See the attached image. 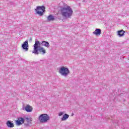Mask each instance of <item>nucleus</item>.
<instances>
[{
  "instance_id": "obj_1",
  "label": "nucleus",
  "mask_w": 129,
  "mask_h": 129,
  "mask_svg": "<svg viewBox=\"0 0 129 129\" xmlns=\"http://www.w3.org/2000/svg\"><path fill=\"white\" fill-rule=\"evenodd\" d=\"M60 14L63 19L62 20V22H65L67 19H71L73 15V10L70 6H67L62 7L60 10Z\"/></svg>"
},
{
  "instance_id": "obj_2",
  "label": "nucleus",
  "mask_w": 129,
  "mask_h": 129,
  "mask_svg": "<svg viewBox=\"0 0 129 129\" xmlns=\"http://www.w3.org/2000/svg\"><path fill=\"white\" fill-rule=\"evenodd\" d=\"M41 43L40 41L36 40L35 43L34 45V49L32 51V53L35 54V55H39V54H41V55H45L46 54V49L44 47H40Z\"/></svg>"
},
{
  "instance_id": "obj_3",
  "label": "nucleus",
  "mask_w": 129,
  "mask_h": 129,
  "mask_svg": "<svg viewBox=\"0 0 129 129\" xmlns=\"http://www.w3.org/2000/svg\"><path fill=\"white\" fill-rule=\"evenodd\" d=\"M58 72L61 76H64V77H67L69 74H70V71L68 68L61 67L59 69Z\"/></svg>"
},
{
  "instance_id": "obj_4",
  "label": "nucleus",
  "mask_w": 129,
  "mask_h": 129,
  "mask_svg": "<svg viewBox=\"0 0 129 129\" xmlns=\"http://www.w3.org/2000/svg\"><path fill=\"white\" fill-rule=\"evenodd\" d=\"M38 119L40 122H47L50 119V117L47 114H42L39 116Z\"/></svg>"
},
{
  "instance_id": "obj_5",
  "label": "nucleus",
  "mask_w": 129,
  "mask_h": 129,
  "mask_svg": "<svg viewBox=\"0 0 129 129\" xmlns=\"http://www.w3.org/2000/svg\"><path fill=\"white\" fill-rule=\"evenodd\" d=\"M35 12H36V14L40 16H42L43 15H44V13L45 12V7L44 6H38L36 7L35 9Z\"/></svg>"
},
{
  "instance_id": "obj_6",
  "label": "nucleus",
  "mask_w": 129,
  "mask_h": 129,
  "mask_svg": "<svg viewBox=\"0 0 129 129\" xmlns=\"http://www.w3.org/2000/svg\"><path fill=\"white\" fill-rule=\"evenodd\" d=\"M25 123V118L23 117H19L17 120H16V124L17 125H22Z\"/></svg>"
},
{
  "instance_id": "obj_7",
  "label": "nucleus",
  "mask_w": 129,
  "mask_h": 129,
  "mask_svg": "<svg viewBox=\"0 0 129 129\" xmlns=\"http://www.w3.org/2000/svg\"><path fill=\"white\" fill-rule=\"evenodd\" d=\"M22 49L25 50L26 51L29 50V43H28V40L25 41L22 44Z\"/></svg>"
},
{
  "instance_id": "obj_8",
  "label": "nucleus",
  "mask_w": 129,
  "mask_h": 129,
  "mask_svg": "<svg viewBox=\"0 0 129 129\" xmlns=\"http://www.w3.org/2000/svg\"><path fill=\"white\" fill-rule=\"evenodd\" d=\"M23 110H25L27 112H32L33 111V107L30 105H27L25 107L23 106Z\"/></svg>"
},
{
  "instance_id": "obj_9",
  "label": "nucleus",
  "mask_w": 129,
  "mask_h": 129,
  "mask_svg": "<svg viewBox=\"0 0 129 129\" xmlns=\"http://www.w3.org/2000/svg\"><path fill=\"white\" fill-rule=\"evenodd\" d=\"M25 121H24V125L26 126H29L31 124V121H32V119L28 118V117H26L24 118Z\"/></svg>"
},
{
  "instance_id": "obj_10",
  "label": "nucleus",
  "mask_w": 129,
  "mask_h": 129,
  "mask_svg": "<svg viewBox=\"0 0 129 129\" xmlns=\"http://www.w3.org/2000/svg\"><path fill=\"white\" fill-rule=\"evenodd\" d=\"M93 34L96 36H100L101 34V30L99 28H97L95 29V31L93 32Z\"/></svg>"
},
{
  "instance_id": "obj_11",
  "label": "nucleus",
  "mask_w": 129,
  "mask_h": 129,
  "mask_svg": "<svg viewBox=\"0 0 129 129\" xmlns=\"http://www.w3.org/2000/svg\"><path fill=\"white\" fill-rule=\"evenodd\" d=\"M47 22H53V21H55V17L52 15H49L47 17Z\"/></svg>"
},
{
  "instance_id": "obj_12",
  "label": "nucleus",
  "mask_w": 129,
  "mask_h": 129,
  "mask_svg": "<svg viewBox=\"0 0 129 129\" xmlns=\"http://www.w3.org/2000/svg\"><path fill=\"white\" fill-rule=\"evenodd\" d=\"M124 33L125 32L123 30H119L117 31V35L118 37H123L124 36Z\"/></svg>"
},
{
  "instance_id": "obj_13",
  "label": "nucleus",
  "mask_w": 129,
  "mask_h": 129,
  "mask_svg": "<svg viewBox=\"0 0 129 129\" xmlns=\"http://www.w3.org/2000/svg\"><path fill=\"white\" fill-rule=\"evenodd\" d=\"M42 46H44V47H46V48H49L50 47V44H49V42L45 41H42L41 42Z\"/></svg>"
},
{
  "instance_id": "obj_14",
  "label": "nucleus",
  "mask_w": 129,
  "mask_h": 129,
  "mask_svg": "<svg viewBox=\"0 0 129 129\" xmlns=\"http://www.w3.org/2000/svg\"><path fill=\"white\" fill-rule=\"evenodd\" d=\"M68 118H69V115H68L67 113H65L63 114V117L61 118V120L64 121L65 120H67Z\"/></svg>"
},
{
  "instance_id": "obj_15",
  "label": "nucleus",
  "mask_w": 129,
  "mask_h": 129,
  "mask_svg": "<svg viewBox=\"0 0 129 129\" xmlns=\"http://www.w3.org/2000/svg\"><path fill=\"white\" fill-rule=\"evenodd\" d=\"M7 125L8 127H14V123L10 120L7 122Z\"/></svg>"
},
{
  "instance_id": "obj_16",
  "label": "nucleus",
  "mask_w": 129,
  "mask_h": 129,
  "mask_svg": "<svg viewBox=\"0 0 129 129\" xmlns=\"http://www.w3.org/2000/svg\"><path fill=\"white\" fill-rule=\"evenodd\" d=\"M64 114V112H59L58 113V116H61L62 115H63Z\"/></svg>"
}]
</instances>
